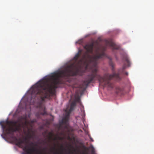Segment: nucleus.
<instances>
[{
  "label": "nucleus",
  "instance_id": "obj_8",
  "mask_svg": "<svg viewBox=\"0 0 154 154\" xmlns=\"http://www.w3.org/2000/svg\"><path fill=\"white\" fill-rule=\"evenodd\" d=\"M123 60L127 64V66H129L130 65V63L129 59L127 55H125L123 57Z\"/></svg>",
  "mask_w": 154,
  "mask_h": 154
},
{
  "label": "nucleus",
  "instance_id": "obj_22",
  "mask_svg": "<svg viewBox=\"0 0 154 154\" xmlns=\"http://www.w3.org/2000/svg\"><path fill=\"white\" fill-rule=\"evenodd\" d=\"M54 154H58L57 152H55L54 153Z\"/></svg>",
  "mask_w": 154,
  "mask_h": 154
},
{
  "label": "nucleus",
  "instance_id": "obj_10",
  "mask_svg": "<svg viewBox=\"0 0 154 154\" xmlns=\"http://www.w3.org/2000/svg\"><path fill=\"white\" fill-rule=\"evenodd\" d=\"M109 64L110 66L112 67V70L113 71H114V63L112 62L111 60L110 59V61H109Z\"/></svg>",
  "mask_w": 154,
  "mask_h": 154
},
{
  "label": "nucleus",
  "instance_id": "obj_12",
  "mask_svg": "<svg viewBox=\"0 0 154 154\" xmlns=\"http://www.w3.org/2000/svg\"><path fill=\"white\" fill-rule=\"evenodd\" d=\"M30 131H29V132H28V137L29 138H32V136L33 135H34V134L33 133V132H32V134H31L30 133Z\"/></svg>",
  "mask_w": 154,
  "mask_h": 154
},
{
  "label": "nucleus",
  "instance_id": "obj_5",
  "mask_svg": "<svg viewBox=\"0 0 154 154\" xmlns=\"http://www.w3.org/2000/svg\"><path fill=\"white\" fill-rule=\"evenodd\" d=\"M19 121L21 122L22 124L24 125L26 127H27V124L28 123L27 120L26 116H21L19 119Z\"/></svg>",
  "mask_w": 154,
  "mask_h": 154
},
{
  "label": "nucleus",
  "instance_id": "obj_14",
  "mask_svg": "<svg viewBox=\"0 0 154 154\" xmlns=\"http://www.w3.org/2000/svg\"><path fill=\"white\" fill-rule=\"evenodd\" d=\"M125 68H126V65H125V64L124 65H123V67H122V72L124 70V69H125Z\"/></svg>",
  "mask_w": 154,
  "mask_h": 154
},
{
  "label": "nucleus",
  "instance_id": "obj_4",
  "mask_svg": "<svg viewBox=\"0 0 154 154\" xmlns=\"http://www.w3.org/2000/svg\"><path fill=\"white\" fill-rule=\"evenodd\" d=\"M66 115L62 119V123L65 126V129H68V121L70 114L71 112L68 110L67 109L65 110Z\"/></svg>",
  "mask_w": 154,
  "mask_h": 154
},
{
  "label": "nucleus",
  "instance_id": "obj_15",
  "mask_svg": "<svg viewBox=\"0 0 154 154\" xmlns=\"http://www.w3.org/2000/svg\"><path fill=\"white\" fill-rule=\"evenodd\" d=\"M91 152H92V153L93 154H94V149L93 148L92 149V150H91Z\"/></svg>",
  "mask_w": 154,
  "mask_h": 154
},
{
  "label": "nucleus",
  "instance_id": "obj_18",
  "mask_svg": "<svg viewBox=\"0 0 154 154\" xmlns=\"http://www.w3.org/2000/svg\"><path fill=\"white\" fill-rule=\"evenodd\" d=\"M77 101L78 102H79V98H78L77 100Z\"/></svg>",
  "mask_w": 154,
  "mask_h": 154
},
{
  "label": "nucleus",
  "instance_id": "obj_7",
  "mask_svg": "<svg viewBox=\"0 0 154 154\" xmlns=\"http://www.w3.org/2000/svg\"><path fill=\"white\" fill-rule=\"evenodd\" d=\"M38 106L41 110L43 111V112L41 113L42 115H44L47 114L45 107L42 102L39 104Z\"/></svg>",
  "mask_w": 154,
  "mask_h": 154
},
{
  "label": "nucleus",
  "instance_id": "obj_16",
  "mask_svg": "<svg viewBox=\"0 0 154 154\" xmlns=\"http://www.w3.org/2000/svg\"><path fill=\"white\" fill-rule=\"evenodd\" d=\"M61 149L62 150V151H63L64 149L63 148V146L62 145L61 146Z\"/></svg>",
  "mask_w": 154,
  "mask_h": 154
},
{
  "label": "nucleus",
  "instance_id": "obj_11",
  "mask_svg": "<svg viewBox=\"0 0 154 154\" xmlns=\"http://www.w3.org/2000/svg\"><path fill=\"white\" fill-rule=\"evenodd\" d=\"M48 137L49 139L52 138L53 136H54V134L53 132H50L48 134Z\"/></svg>",
  "mask_w": 154,
  "mask_h": 154
},
{
  "label": "nucleus",
  "instance_id": "obj_17",
  "mask_svg": "<svg viewBox=\"0 0 154 154\" xmlns=\"http://www.w3.org/2000/svg\"><path fill=\"white\" fill-rule=\"evenodd\" d=\"M31 122L32 123H34L35 122V120H31Z\"/></svg>",
  "mask_w": 154,
  "mask_h": 154
},
{
  "label": "nucleus",
  "instance_id": "obj_13",
  "mask_svg": "<svg viewBox=\"0 0 154 154\" xmlns=\"http://www.w3.org/2000/svg\"><path fill=\"white\" fill-rule=\"evenodd\" d=\"M116 90L117 91L118 93L119 92H121L122 91V89L121 88L119 87L116 88Z\"/></svg>",
  "mask_w": 154,
  "mask_h": 154
},
{
  "label": "nucleus",
  "instance_id": "obj_2",
  "mask_svg": "<svg viewBox=\"0 0 154 154\" xmlns=\"http://www.w3.org/2000/svg\"><path fill=\"white\" fill-rule=\"evenodd\" d=\"M17 122H11L7 121L6 122L4 121L0 122V125L1 126L3 131H5L7 134H11V138H13L14 142L16 145L19 147L22 148L23 150L27 153L31 154V151L35 150V149H32L27 148V140L26 137H25L23 139L21 138L17 139L16 137L14 136V132L17 131H18L20 129V124H19L18 126L16 125Z\"/></svg>",
  "mask_w": 154,
  "mask_h": 154
},
{
  "label": "nucleus",
  "instance_id": "obj_20",
  "mask_svg": "<svg viewBox=\"0 0 154 154\" xmlns=\"http://www.w3.org/2000/svg\"><path fill=\"white\" fill-rule=\"evenodd\" d=\"M57 140V138H55L54 139V140Z\"/></svg>",
  "mask_w": 154,
  "mask_h": 154
},
{
  "label": "nucleus",
  "instance_id": "obj_23",
  "mask_svg": "<svg viewBox=\"0 0 154 154\" xmlns=\"http://www.w3.org/2000/svg\"><path fill=\"white\" fill-rule=\"evenodd\" d=\"M90 138L91 139V140L92 141H93V139H92V138Z\"/></svg>",
  "mask_w": 154,
  "mask_h": 154
},
{
  "label": "nucleus",
  "instance_id": "obj_3",
  "mask_svg": "<svg viewBox=\"0 0 154 154\" xmlns=\"http://www.w3.org/2000/svg\"><path fill=\"white\" fill-rule=\"evenodd\" d=\"M30 145L33 146L32 147H30L27 146V148L32 149L33 148L35 149V150L34 151H32L31 152H32L31 154H28L26 152V154H48L46 152L47 149L46 147H44L42 150L39 151L35 147V146H37V144H35L34 143L31 142L30 143Z\"/></svg>",
  "mask_w": 154,
  "mask_h": 154
},
{
  "label": "nucleus",
  "instance_id": "obj_19",
  "mask_svg": "<svg viewBox=\"0 0 154 154\" xmlns=\"http://www.w3.org/2000/svg\"><path fill=\"white\" fill-rule=\"evenodd\" d=\"M125 74L126 75H128V72H125Z\"/></svg>",
  "mask_w": 154,
  "mask_h": 154
},
{
  "label": "nucleus",
  "instance_id": "obj_9",
  "mask_svg": "<svg viewBox=\"0 0 154 154\" xmlns=\"http://www.w3.org/2000/svg\"><path fill=\"white\" fill-rule=\"evenodd\" d=\"M76 105V103L75 101H73L72 102L70 105V109L68 110L71 112L74 109Z\"/></svg>",
  "mask_w": 154,
  "mask_h": 154
},
{
  "label": "nucleus",
  "instance_id": "obj_1",
  "mask_svg": "<svg viewBox=\"0 0 154 154\" xmlns=\"http://www.w3.org/2000/svg\"><path fill=\"white\" fill-rule=\"evenodd\" d=\"M94 46L93 43L86 45L84 48L86 50L87 54H84L78 60L82 52V50L79 49L78 52L73 57V62L72 63L63 69L54 72L38 82L31 88L30 92L32 96H35V98H40L42 101H44L46 98H49L50 95L53 94L55 89L57 88V85L60 84V78L75 75L79 73L82 67L83 63L85 62L84 60L86 59V56L89 59V62L87 63V66L88 67L90 64L91 65V73L87 76L86 80L79 86L80 88L85 89L95 78L104 86L113 88V84L110 82V80L113 79L117 81L120 80L121 78L119 73L115 72L112 74L106 73L103 77L97 73L98 60L106 57V56L104 52L103 51L100 53H97L95 56H91L88 53H93Z\"/></svg>",
  "mask_w": 154,
  "mask_h": 154
},
{
  "label": "nucleus",
  "instance_id": "obj_25",
  "mask_svg": "<svg viewBox=\"0 0 154 154\" xmlns=\"http://www.w3.org/2000/svg\"><path fill=\"white\" fill-rule=\"evenodd\" d=\"M80 131L82 132V130H80Z\"/></svg>",
  "mask_w": 154,
  "mask_h": 154
},
{
  "label": "nucleus",
  "instance_id": "obj_21",
  "mask_svg": "<svg viewBox=\"0 0 154 154\" xmlns=\"http://www.w3.org/2000/svg\"><path fill=\"white\" fill-rule=\"evenodd\" d=\"M53 149L54 150H56V148L55 147H54L53 148Z\"/></svg>",
  "mask_w": 154,
  "mask_h": 154
},
{
  "label": "nucleus",
  "instance_id": "obj_6",
  "mask_svg": "<svg viewBox=\"0 0 154 154\" xmlns=\"http://www.w3.org/2000/svg\"><path fill=\"white\" fill-rule=\"evenodd\" d=\"M106 46L110 47L113 49H118V47L112 41L106 40Z\"/></svg>",
  "mask_w": 154,
  "mask_h": 154
},
{
  "label": "nucleus",
  "instance_id": "obj_24",
  "mask_svg": "<svg viewBox=\"0 0 154 154\" xmlns=\"http://www.w3.org/2000/svg\"><path fill=\"white\" fill-rule=\"evenodd\" d=\"M28 129V132H29V131H29V129Z\"/></svg>",
  "mask_w": 154,
  "mask_h": 154
}]
</instances>
